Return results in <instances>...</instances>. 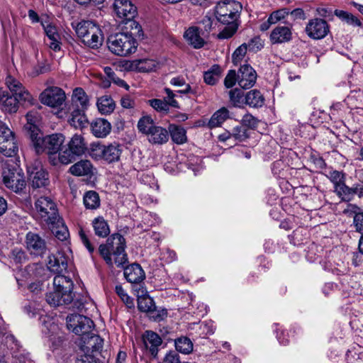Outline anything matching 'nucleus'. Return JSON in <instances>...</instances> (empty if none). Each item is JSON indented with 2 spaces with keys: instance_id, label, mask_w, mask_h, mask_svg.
Instances as JSON below:
<instances>
[{
  "instance_id": "1",
  "label": "nucleus",
  "mask_w": 363,
  "mask_h": 363,
  "mask_svg": "<svg viewBox=\"0 0 363 363\" xmlns=\"http://www.w3.org/2000/svg\"><path fill=\"white\" fill-rule=\"evenodd\" d=\"M5 84L11 94L0 89V108L4 112L16 113L19 104L32 103V95L17 79L8 74L5 78Z\"/></svg>"
},
{
  "instance_id": "2",
  "label": "nucleus",
  "mask_w": 363,
  "mask_h": 363,
  "mask_svg": "<svg viewBox=\"0 0 363 363\" xmlns=\"http://www.w3.org/2000/svg\"><path fill=\"white\" fill-rule=\"evenodd\" d=\"M125 249V238L121 234L114 233L106 243L99 245V252L109 267H113V264L122 267L128 261Z\"/></svg>"
},
{
  "instance_id": "3",
  "label": "nucleus",
  "mask_w": 363,
  "mask_h": 363,
  "mask_svg": "<svg viewBox=\"0 0 363 363\" xmlns=\"http://www.w3.org/2000/svg\"><path fill=\"white\" fill-rule=\"evenodd\" d=\"M72 280L68 276L59 274L53 279V291L47 294L46 301L52 306L72 303L73 301Z\"/></svg>"
},
{
  "instance_id": "4",
  "label": "nucleus",
  "mask_w": 363,
  "mask_h": 363,
  "mask_svg": "<svg viewBox=\"0 0 363 363\" xmlns=\"http://www.w3.org/2000/svg\"><path fill=\"white\" fill-rule=\"evenodd\" d=\"M33 145L37 154L45 152L50 157L55 156L61 150L65 142V136L60 133L48 135L45 137L39 133H32L30 135Z\"/></svg>"
},
{
  "instance_id": "5",
  "label": "nucleus",
  "mask_w": 363,
  "mask_h": 363,
  "mask_svg": "<svg viewBox=\"0 0 363 363\" xmlns=\"http://www.w3.org/2000/svg\"><path fill=\"white\" fill-rule=\"evenodd\" d=\"M139 132L145 135L148 142L155 145H162L169 140V131L157 125L150 116H143L138 122Z\"/></svg>"
},
{
  "instance_id": "6",
  "label": "nucleus",
  "mask_w": 363,
  "mask_h": 363,
  "mask_svg": "<svg viewBox=\"0 0 363 363\" xmlns=\"http://www.w3.org/2000/svg\"><path fill=\"white\" fill-rule=\"evenodd\" d=\"M74 28L77 36L86 46L92 49H97L102 45L104 40L102 31L92 21H81L77 23Z\"/></svg>"
},
{
  "instance_id": "7",
  "label": "nucleus",
  "mask_w": 363,
  "mask_h": 363,
  "mask_svg": "<svg viewBox=\"0 0 363 363\" xmlns=\"http://www.w3.org/2000/svg\"><path fill=\"white\" fill-rule=\"evenodd\" d=\"M109 50L118 56H126L135 52L137 42L132 34L118 33L111 35L108 38Z\"/></svg>"
},
{
  "instance_id": "8",
  "label": "nucleus",
  "mask_w": 363,
  "mask_h": 363,
  "mask_svg": "<svg viewBox=\"0 0 363 363\" xmlns=\"http://www.w3.org/2000/svg\"><path fill=\"white\" fill-rule=\"evenodd\" d=\"M242 5L234 0L219 2L216 7V18L222 23L238 22Z\"/></svg>"
},
{
  "instance_id": "9",
  "label": "nucleus",
  "mask_w": 363,
  "mask_h": 363,
  "mask_svg": "<svg viewBox=\"0 0 363 363\" xmlns=\"http://www.w3.org/2000/svg\"><path fill=\"white\" fill-rule=\"evenodd\" d=\"M35 208L42 222L55 223L59 220L57 205L49 196H40L35 202Z\"/></svg>"
},
{
  "instance_id": "10",
  "label": "nucleus",
  "mask_w": 363,
  "mask_h": 363,
  "mask_svg": "<svg viewBox=\"0 0 363 363\" xmlns=\"http://www.w3.org/2000/svg\"><path fill=\"white\" fill-rule=\"evenodd\" d=\"M121 153L122 147L117 143H113L108 145L99 143L93 144L90 149V155L92 158L102 159L108 163L118 161Z\"/></svg>"
},
{
  "instance_id": "11",
  "label": "nucleus",
  "mask_w": 363,
  "mask_h": 363,
  "mask_svg": "<svg viewBox=\"0 0 363 363\" xmlns=\"http://www.w3.org/2000/svg\"><path fill=\"white\" fill-rule=\"evenodd\" d=\"M113 8L117 16L123 19V21H130L131 27L134 25L135 30L134 34L140 36L143 33L141 26L137 22L132 21L136 16L137 9L131 1L129 0H115Z\"/></svg>"
},
{
  "instance_id": "12",
  "label": "nucleus",
  "mask_w": 363,
  "mask_h": 363,
  "mask_svg": "<svg viewBox=\"0 0 363 363\" xmlns=\"http://www.w3.org/2000/svg\"><path fill=\"white\" fill-rule=\"evenodd\" d=\"M66 320L67 328L78 335L89 333L94 325L89 318L79 314L68 315Z\"/></svg>"
},
{
  "instance_id": "13",
  "label": "nucleus",
  "mask_w": 363,
  "mask_h": 363,
  "mask_svg": "<svg viewBox=\"0 0 363 363\" xmlns=\"http://www.w3.org/2000/svg\"><path fill=\"white\" fill-rule=\"evenodd\" d=\"M4 184L16 193H21L26 186L23 174L18 169H4L2 173Z\"/></svg>"
},
{
  "instance_id": "14",
  "label": "nucleus",
  "mask_w": 363,
  "mask_h": 363,
  "mask_svg": "<svg viewBox=\"0 0 363 363\" xmlns=\"http://www.w3.org/2000/svg\"><path fill=\"white\" fill-rule=\"evenodd\" d=\"M40 102L52 108H59L65 102L66 96L65 91L57 86L45 89L40 95Z\"/></svg>"
},
{
  "instance_id": "15",
  "label": "nucleus",
  "mask_w": 363,
  "mask_h": 363,
  "mask_svg": "<svg viewBox=\"0 0 363 363\" xmlns=\"http://www.w3.org/2000/svg\"><path fill=\"white\" fill-rule=\"evenodd\" d=\"M18 145L13 132L6 125L0 126V152L6 157L16 154Z\"/></svg>"
},
{
  "instance_id": "16",
  "label": "nucleus",
  "mask_w": 363,
  "mask_h": 363,
  "mask_svg": "<svg viewBox=\"0 0 363 363\" xmlns=\"http://www.w3.org/2000/svg\"><path fill=\"white\" fill-rule=\"evenodd\" d=\"M307 35L313 40L324 38L330 32L328 22L320 18L309 20L305 28Z\"/></svg>"
},
{
  "instance_id": "17",
  "label": "nucleus",
  "mask_w": 363,
  "mask_h": 363,
  "mask_svg": "<svg viewBox=\"0 0 363 363\" xmlns=\"http://www.w3.org/2000/svg\"><path fill=\"white\" fill-rule=\"evenodd\" d=\"M42 321L43 323L42 331L48 335L53 348L57 349L60 347L64 342V337L58 325L49 318L45 317Z\"/></svg>"
},
{
  "instance_id": "18",
  "label": "nucleus",
  "mask_w": 363,
  "mask_h": 363,
  "mask_svg": "<svg viewBox=\"0 0 363 363\" xmlns=\"http://www.w3.org/2000/svg\"><path fill=\"white\" fill-rule=\"evenodd\" d=\"M238 85L245 89L252 88L257 80V72L250 65H242L238 72Z\"/></svg>"
},
{
  "instance_id": "19",
  "label": "nucleus",
  "mask_w": 363,
  "mask_h": 363,
  "mask_svg": "<svg viewBox=\"0 0 363 363\" xmlns=\"http://www.w3.org/2000/svg\"><path fill=\"white\" fill-rule=\"evenodd\" d=\"M41 25L46 36L50 40L48 43L49 48L54 51L60 50L61 48V37L55 25L48 21H42Z\"/></svg>"
},
{
  "instance_id": "20",
  "label": "nucleus",
  "mask_w": 363,
  "mask_h": 363,
  "mask_svg": "<svg viewBox=\"0 0 363 363\" xmlns=\"http://www.w3.org/2000/svg\"><path fill=\"white\" fill-rule=\"evenodd\" d=\"M26 244L28 250L34 255L41 256L46 251L45 240L38 234L28 233L26 235Z\"/></svg>"
},
{
  "instance_id": "21",
  "label": "nucleus",
  "mask_w": 363,
  "mask_h": 363,
  "mask_svg": "<svg viewBox=\"0 0 363 363\" xmlns=\"http://www.w3.org/2000/svg\"><path fill=\"white\" fill-rule=\"evenodd\" d=\"M143 342L146 350L153 357H156L159 351V347L162 343L160 336L153 331L147 330L143 335Z\"/></svg>"
},
{
  "instance_id": "22",
  "label": "nucleus",
  "mask_w": 363,
  "mask_h": 363,
  "mask_svg": "<svg viewBox=\"0 0 363 363\" xmlns=\"http://www.w3.org/2000/svg\"><path fill=\"white\" fill-rule=\"evenodd\" d=\"M47 267L50 272L57 274L67 272V259L62 252H57L56 254L48 257Z\"/></svg>"
},
{
  "instance_id": "23",
  "label": "nucleus",
  "mask_w": 363,
  "mask_h": 363,
  "mask_svg": "<svg viewBox=\"0 0 363 363\" xmlns=\"http://www.w3.org/2000/svg\"><path fill=\"white\" fill-rule=\"evenodd\" d=\"M203 35V33L200 28L196 26H191L185 31L184 37L194 48L199 49L206 43Z\"/></svg>"
},
{
  "instance_id": "24",
  "label": "nucleus",
  "mask_w": 363,
  "mask_h": 363,
  "mask_svg": "<svg viewBox=\"0 0 363 363\" xmlns=\"http://www.w3.org/2000/svg\"><path fill=\"white\" fill-rule=\"evenodd\" d=\"M291 26H279L273 29L270 35L272 43H284L292 39Z\"/></svg>"
},
{
  "instance_id": "25",
  "label": "nucleus",
  "mask_w": 363,
  "mask_h": 363,
  "mask_svg": "<svg viewBox=\"0 0 363 363\" xmlns=\"http://www.w3.org/2000/svg\"><path fill=\"white\" fill-rule=\"evenodd\" d=\"M124 276L130 283L138 284L145 278V274L139 264L134 263L124 269Z\"/></svg>"
},
{
  "instance_id": "26",
  "label": "nucleus",
  "mask_w": 363,
  "mask_h": 363,
  "mask_svg": "<svg viewBox=\"0 0 363 363\" xmlns=\"http://www.w3.org/2000/svg\"><path fill=\"white\" fill-rule=\"evenodd\" d=\"M91 133L96 138H105L111 130V123L104 118H96L91 123Z\"/></svg>"
},
{
  "instance_id": "27",
  "label": "nucleus",
  "mask_w": 363,
  "mask_h": 363,
  "mask_svg": "<svg viewBox=\"0 0 363 363\" xmlns=\"http://www.w3.org/2000/svg\"><path fill=\"white\" fill-rule=\"evenodd\" d=\"M69 172L75 176H91L93 174V166L89 160H82L72 165Z\"/></svg>"
},
{
  "instance_id": "28",
  "label": "nucleus",
  "mask_w": 363,
  "mask_h": 363,
  "mask_svg": "<svg viewBox=\"0 0 363 363\" xmlns=\"http://www.w3.org/2000/svg\"><path fill=\"white\" fill-rule=\"evenodd\" d=\"M77 157V155L74 154V152L67 147L62 152H58L55 156H51L50 162L54 166H57L60 164H68L74 162Z\"/></svg>"
},
{
  "instance_id": "29",
  "label": "nucleus",
  "mask_w": 363,
  "mask_h": 363,
  "mask_svg": "<svg viewBox=\"0 0 363 363\" xmlns=\"http://www.w3.org/2000/svg\"><path fill=\"white\" fill-rule=\"evenodd\" d=\"M30 180L34 188L45 186L48 184V173L42 168L35 169L29 174Z\"/></svg>"
},
{
  "instance_id": "30",
  "label": "nucleus",
  "mask_w": 363,
  "mask_h": 363,
  "mask_svg": "<svg viewBox=\"0 0 363 363\" xmlns=\"http://www.w3.org/2000/svg\"><path fill=\"white\" fill-rule=\"evenodd\" d=\"M68 147L74 152V154L79 157L85 153L86 150V144L82 135L75 134L69 140Z\"/></svg>"
},
{
  "instance_id": "31",
  "label": "nucleus",
  "mask_w": 363,
  "mask_h": 363,
  "mask_svg": "<svg viewBox=\"0 0 363 363\" xmlns=\"http://www.w3.org/2000/svg\"><path fill=\"white\" fill-rule=\"evenodd\" d=\"M51 230L52 234L60 240L63 241L69 237V231L65 225L63 220L59 216V220L55 223L46 224Z\"/></svg>"
},
{
  "instance_id": "32",
  "label": "nucleus",
  "mask_w": 363,
  "mask_h": 363,
  "mask_svg": "<svg viewBox=\"0 0 363 363\" xmlns=\"http://www.w3.org/2000/svg\"><path fill=\"white\" fill-rule=\"evenodd\" d=\"M169 137L171 136L172 141L178 145H182L187 141L186 130L174 124H171L169 126Z\"/></svg>"
},
{
  "instance_id": "33",
  "label": "nucleus",
  "mask_w": 363,
  "mask_h": 363,
  "mask_svg": "<svg viewBox=\"0 0 363 363\" xmlns=\"http://www.w3.org/2000/svg\"><path fill=\"white\" fill-rule=\"evenodd\" d=\"M92 226L95 235L99 237L105 238L110 233L109 225L102 216L94 218L92 221Z\"/></svg>"
},
{
  "instance_id": "34",
  "label": "nucleus",
  "mask_w": 363,
  "mask_h": 363,
  "mask_svg": "<svg viewBox=\"0 0 363 363\" xmlns=\"http://www.w3.org/2000/svg\"><path fill=\"white\" fill-rule=\"evenodd\" d=\"M69 123L76 128H83L88 124V120L84 113L79 109L74 110L71 113Z\"/></svg>"
},
{
  "instance_id": "35",
  "label": "nucleus",
  "mask_w": 363,
  "mask_h": 363,
  "mask_svg": "<svg viewBox=\"0 0 363 363\" xmlns=\"http://www.w3.org/2000/svg\"><path fill=\"white\" fill-rule=\"evenodd\" d=\"M245 102L251 107H262L264 103V98L259 91L253 89L246 94Z\"/></svg>"
},
{
  "instance_id": "36",
  "label": "nucleus",
  "mask_w": 363,
  "mask_h": 363,
  "mask_svg": "<svg viewBox=\"0 0 363 363\" xmlns=\"http://www.w3.org/2000/svg\"><path fill=\"white\" fill-rule=\"evenodd\" d=\"M229 117V111L226 108H221L216 111L210 118L208 125L210 128L220 126Z\"/></svg>"
},
{
  "instance_id": "37",
  "label": "nucleus",
  "mask_w": 363,
  "mask_h": 363,
  "mask_svg": "<svg viewBox=\"0 0 363 363\" xmlns=\"http://www.w3.org/2000/svg\"><path fill=\"white\" fill-rule=\"evenodd\" d=\"M336 194L343 200H349L350 198L357 194L359 195V187L357 186L349 187L345 184V181L336 186L335 189Z\"/></svg>"
},
{
  "instance_id": "38",
  "label": "nucleus",
  "mask_w": 363,
  "mask_h": 363,
  "mask_svg": "<svg viewBox=\"0 0 363 363\" xmlns=\"http://www.w3.org/2000/svg\"><path fill=\"white\" fill-rule=\"evenodd\" d=\"M84 204L87 209H96L100 206V199L95 191L86 192L83 197Z\"/></svg>"
},
{
  "instance_id": "39",
  "label": "nucleus",
  "mask_w": 363,
  "mask_h": 363,
  "mask_svg": "<svg viewBox=\"0 0 363 363\" xmlns=\"http://www.w3.org/2000/svg\"><path fill=\"white\" fill-rule=\"evenodd\" d=\"M97 106L102 114H109L113 111L115 103L110 96H103L98 99Z\"/></svg>"
},
{
  "instance_id": "40",
  "label": "nucleus",
  "mask_w": 363,
  "mask_h": 363,
  "mask_svg": "<svg viewBox=\"0 0 363 363\" xmlns=\"http://www.w3.org/2000/svg\"><path fill=\"white\" fill-rule=\"evenodd\" d=\"M335 15L342 21L352 26H361L360 21L352 13L342 10L336 9L334 11Z\"/></svg>"
},
{
  "instance_id": "41",
  "label": "nucleus",
  "mask_w": 363,
  "mask_h": 363,
  "mask_svg": "<svg viewBox=\"0 0 363 363\" xmlns=\"http://www.w3.org/2000/svg\"><path fill=\"white\" fill-rule=\"evenodd\" d=\"M176 350L183 354H188L193 351V343L187 337H181L175 340Z\"/></svg>"
},
{
  "instance_id": "42",
  "label": "nucleus",
  "mask_w": 363,
  "mask_h": 363,
  "mask_svg": "<svg viewBox=\"0 0 363 363\" xmlns=\"http://www.w3.org/2000/svg\"><path fill=\"white\" fill-rule=\"evenodd\" d=\"M157 66V62L151 59H142L135 62L136 69L141 72L155 71Z\"/></svg>"
},
{
  "instance_id": "43",
  "label": "nucleus",
  "mask_w": 363,
  "mask_h": 363,
  "mask_svg": "<svg viewBox=\"0 0 363 363\" xmlns=\"http://www.w3.org/2000/svg\"><path fill=\"white\" fill-rule=\"evenodd\" d=\"M138 308L142 312H153L155 305L152 298L147 296H140L138 298Z\"/></svg>"
},
{
  "instance_id": "44",
  "label": "nucleus",
  "mask_w": 363,
  "mask_h": 363,
  "mask_svg": "<svg viewBox=\"0 0 363 363\" xmlns=\"http://www.w3.org/2000/svg\"><path fill=\"white\" fill-rule=\"evenodd\" d=\"M220 69L218 65H213L212 68L203 74L204 82L209 85H214L218 80Z\"/></svg>"
},
{
  "instance_id": "45",
  "label": "nucleus",
  "mask_w": 363,
  "mask_h": 363,
  "mask_svg": "<svg viewBox=\"0 0 363 363\" xmlns=\"http://www.w3.org/2000/svg\"><path fill=\"white\" fill-rule=\"evenodd\" d=\"M72 101L79 104L83 108H86L88 106V96L82 88H76L73 91Z\"/></svg>"
},
{
  "instance_id": "46",
  "label": "nucleus",
  "mask_w": 363,
  "mask_h": 363,
  "mask_svg": "<svg viewBox=\"0 0 363 363\" xmlns=\"http://www.w3.org/2000/svg\"><path fill=\"white\" fill-rule=\"evenodd\" d=\"M170 84L175 86H184V89L178 90L177 92L182 94H194L191 85L186 83L185 79L182 77H173L170 80Z\"/></svg>"
},
{
  "instance_id": "47",
  "label": "nucleus",
  "mask_w": 363,
  "mask_h": 363,
  "mask_svg": "<svg viewBox=\"0 0 363 363\" xmlns=\"http://www.w3.org/2000/svg\"><path fill=\"white\" fill-rule=\"evenodd\" d=\"M147 103L155 111L162 114H167L169 111V104L165 100L154 99L149 100Z\"/></svg>"
},
{
  "instance_id": "48",
  "label": "nucleus",
  "mask_w": 363,
  "mask_h": 363,
  "mask_svg": "<svg viewBox=\"0 0 363 363\" xmlns=\"http://www.w3.org/2000/svg\"><path fill=\"white\" fill-rule=\"evenodd\" d=\"M225 24H226V26L218 35L219 39H228L231 38L236 33L239 26L238 22L225 23Z\"/></svg>"
},
{
  "instance_id": "49",
  "label": "nucleus",
  "mask_w": 363,
  "mask_h": 363,
  "mask_svg": "<svg viewBox=\"0 0 363 363\" xmlns=\"http://www.w3.org/2000/svg\"><path fill=\"white\" fill-rule=\"evenodd\" d=\"M231 104L235 106H240L243 104L244 93L240 89L235 88L228 91Z\"/></svg>"
},
{
  "instance_id": "50",
  "label": "nucleus",
  "mask_w": 363,
  "mask_h": 363,
  "mask_svg": "<svg viewBox=\"0 0 363 363\" xmlns=\"http://www.w3.org/2000/svg\"><path fill=\"white\" fill-rule=\"evenodd\" d=\"M350 207L354 213L353 223L356 231L359 233H363V212L357 213V210H359V208L355 206H350Z\"/></svg>"
},
{
  "instance_id": "51",
  "label": "nucleus",
  "mask_w": 363,
  "mask_h": 363,
  "mask_svg": "<svg viewBox=\"0 0 363 363\" xmlns=\"http://www.w3.org/2000/svg\"><path fill=\"white\" fill-rule=\"evenodd\" d=\"M247 44L243 43L240 45L233 53V62L235 65L240 63L247 52Z\"/></svg>"
},
{
  "instance_id": "52",
  "label": "nucleus",
  "mask_w": 363,
  "mask_h": 363,
  "mask_svg": "<svg viewBox=\"0 0 363 363\" xmlns=\"http://www.w3.org/2000/svg\"><path fill=\"white\" fill-rule=\"evenodd\" d=\"M290 13L288 9H281L273 11L269 16V21L274 24L277 23L280 21L284 19Z\"/></svg>"
},
{
  "instance_id": "53",
  "label": "nucleus",
  "mask_w": 363,
  "mask_h": 363,
  "mask_svg": "<svg viewBox=\"0 0 363 363\" xmlns=\"http://www.w3.org/2000/svg\"><path fill=\"white\" fill-rule=\"evenodd\" d=\"M232 138L236 141L241 142L247 138V129L244 125L235 127L231 132Z\"/></svg>"
},
{
  "instance_id": "54",
  "label": "nucleus",
  "mask_w": 363,
  "mask_h": 363,
  "mask_svg": "<svg viewBox=\"0 0 363 363\" xmlns=\"http://www.w3.org/2000/svg\"><path fill=\"white\" fill-rule=\"evenodd\" d=\"M236 83L238 84V73L235 70L230 69L224 79V85L226 88H231Z\"/></svg>"
},
{
  "instance_id": "55",
  "label": "nucleus",
  "mask_w": 363,
  "mask_h": 363,
  "mask_svg": "<svg viewBox=\"0 0 363 363\" xmlns=\"http://www.w3.org/2000/svg\"><path fill=\"white\" fill-rule=\"evenodd\" d=\"M49 70V65L46 62H39L37 65L33 67L29 74L30 76L35 77L41 74H44Z\"/></svg>"
},
{
  "instance_id": "56",
  "label": "nucleus",
  "mask_w": 363,
  "mask_h": 363,
  "mask_svg": "<svg viewBox=\"0 0 363 363\" xmlns=\"http://www.w3.org/2000/svg\"><path fill=\"white\" fill-rule=\"evenodd\" d=\"M328 177L333 183L335 189L336 186H338L339 184L345 181V174L336 170L330 172Z\"/></svg>"
},
{
  "instance_id": "57",
  "label": "nucleus",
  "mask_w": 363,
  "mask_h": 363,
  "mask_svg": "<svg viewBox=\"0 0 363 363\" xmlns=\"http://www.w3.org/2000/svg\"><path fill=\"white\" fill-rule=\"evenodd\" d=\"M164 92L167 95L164 100L167 101L169 106L177 108H179V102L174 99L176 94L173 92V91L169 88L166 87L164 89Z\"/></svg>"
},
{
  "instance_id": "58",
  "label": "nucleus",
  "mask_w": 363,
  "mask_h": 363,
  "mask_svg": "<svg viewBox=\"0 0 363 363\" xmlns=\"http://www.w3.org/2000/svg\"><path fill=\"white\" fill-rule=\"evenodd\" d=\"M247 44V49L252 52H257L263 47L261 39L259 37L252 38Z\"/></svg>"
},
{
  "instance_id": "59",
  "label": "nucleus",
  "mask_w": 363,
  "mask_h": 363,
  "mask_svg": "<svg viewBox=\"0 0 363 363\" xmlns=\"http://www.w3.org/2000/svg\"><path fill=\"white\" fill-rule=\"evenodd\" d=\"M89 344L91 345L92 351L99 352L103 348L104 340L99 336H92L89 340Z\"/></svg>"
},
{
  "instance_id": "60",
  "label": "nucleus",
  "mask_w": 363,
  "mask_h": 363,
  "mask_svg": "<svg viewBox=\"0 0 363 363\" xmlns=\"http://www.w3.org/2000/svg\"><path fill=\"white\" fill-rule=\"evenodd\" d=\"M242 125L248 126L250 128H255L257 125L258 121L255 117L251 114H245L242 119Z\"/></svg>"
},
{
  "instance_id": "61",
  "label": "nucleus",
  "mask_w": 363,
  "mask_h": 363,
  "mask_svg": "<svg viewBox=\"0 0 363 363\" xmlns=\"http://www.w3.org/2000/svg\"><path fill=\"white\" fill-rule=\"evenodd\" d=\"M79 236L81 238V240L84 245L86 247V248L88 250L90 254H92L94 252V247L90 242L88 237L83 231L79 232Z\"/></svg>"
},
{
  "instance_id": "62",
  "label": "nucleus",
  "mask_w": 363,
  "mask_h": 363,
  "mask_svg": "<svg viewBox=\"0 0 363 363\" xmlns=\"http://www.w3.org/2000/svg\"><path fill=\"white\" fill-rule=\"evenodd\" d=\"M164 363H179V356L174 351L167 353L164 359Z\"/></svg>"
},
{
  "instance_id": "63",
  "label": "nucleus",
  "mask_w": 363,
  "mask_h": 363,
  "mask_svg": "<svg viewBox=\"0 0 363 363\" xmlns=\"http://www.w3.org/2000/svg\"><path fill=\"white\" fill-rule=\"evenodd\" d=\"M26 117L28 123L29 125H33V128L35 129L36 128L35 123H36L37 119H38V113H37V112L30 111V112H28L26 114Z\"/></svg>"
},
{
  "instance_id": "64",
  "label": "nucleus",
  "mask_w": 363,
  "mask_h": 363,
  "mask_svg": "<svg viewBox=\"0 0 363 363\" xmlns=\"http://www.w3.org/2000/svg\"><path fill=\"white\" fill-rule=\"evenodd\" d=\"M75 363H97L90 355H82L77 358Z\"/></svg>"
}]
</instances>
